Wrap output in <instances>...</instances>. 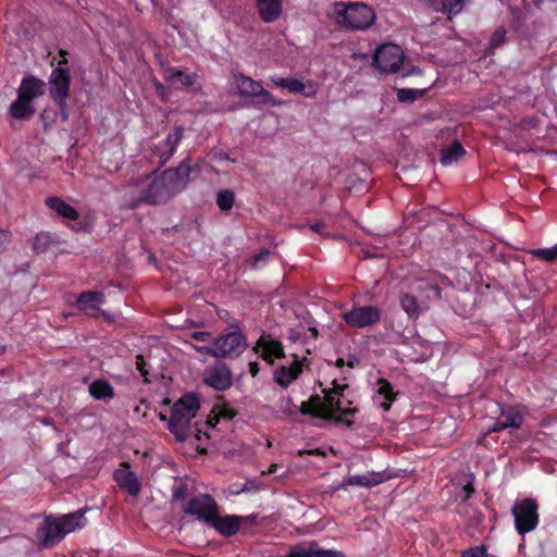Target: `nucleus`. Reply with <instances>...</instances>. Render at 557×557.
Returning a JSON list of instances; mask_svg holds the SVG:
<instances>
[{"label": "nucleus", "instance_id": "obj_1", "mask_svg": "<svg viewBox=\"0 0 557 557\" xmlns=\"http://www.w3.org/2000/svg\"><path fill=\"white\" fill-rule=\"evenodd\" d=\"M349 388L347 383H338L336 379L332 381L331 388L322 389L323 396L311 395L307 401H302L300 407L294 406L290 413L299 412L304 416L331 421L335 424H342L351 429L355 424L354 418L358 412L357 407H351L352 401L345 404V391Z\"/></svg>", "mask_w": 557, "mask_h": 557}, {"label": "nucleus", "instance_id": "obj_2", "mask_svg": "<svg viewBox=\"0 0 557 557\" xmlns=\"http://www.w3.org/2000/svg\"><path fill=\"white\" fill-rule=\"evenodd\" d=\"M200 171V166L191 165V157H186L178 166L164 170L158 177L140 191L138 198L129 203L132 209L138 208L141 203L152 206L166 203L180 191L184 190L189 182L193 171Z\"/></svg>", "mask_w": 557, "mask_h": 557}, {"label": "nucleus", "instance_id": "obj_3", "mask_svg": "<svg viewBox=\"0 0 557 557\" xmlns=\"http://www.w3.org/2000/svg\"><path fill=\"white\" fill-rule=\"evenodd\" d=\"M329 16L342 28L349 30H366L376 20L373 9L363 2H335Z\"/></svg>", "mask_w": 557, "mask_h": 557}, {"label": "nucleus", "instance_id": "obj_4", "mask_svg": "<svg viewBox=\"0 0 557 557\" xmlns=\"http://www.w3.org/2000/svg\"><path fill=\"white\" fill-rule=\"evenodd\" d=\"M200 408L199 399L194 394H186L174 403L169 418L168 430L183 443L189 435L191 419Z\"/></svg>", "mask_w": 557, "mask_h": 557}, {"label": "nucleus", "instance_id": "obj_5", "mask_svg": "<svg viewBox=\"0 0 557 557\" xmlns=\"http://www.w3.org/2000/svg\"><path fill=\"white\" fill-rule=\"evenodd\" d=\"M216 358L237 359L248 347L247 336L243 331L221 333L213 339Z\"/></svg>", "mask_w": 557, "mask_h": 557}, {"label": "nucleus", "instance_id": "obj_6", "mask_svg": "<svg viewBox=\"0 0 557 557\" xmlns=\"http://www.w3.org/2000/svg\"><path fill=\"white\" fill-rule=\"evenodd\" d=\"M234 83L237 86L238 95L242 97L258 98L262 104H271L277 107L282 101L265 90L261 82L256 81L240 72L233 73Z\"/></svg>", "mask_w": 557, "mask_h": 557}, {"label": "nucleus", "instance_id": "obj_7", "mask_svg": "<svg viewBox=\"0 0 557 557\" xmlns=\"http://www.w3.org/2000/svg\"><path fill=\"white\" fill-rule=\"evenodd\" d=\"M515 527L520 535L534 530L539 524L537 503L533 498H524L512 507Z\"/></svg>", "mask_w": 557, "mask_h": 557}, {"label": "nucleus", "instance_id": "obj_8", "mask_svg": "<svg viewBox=\"0 0 557 557\" xmlns=\"http://www.w3.org/2000/svg\"><path fill=\"white\" fill-rule=\"evenodd\" d=\"M219 509L216 500L209 494H199L186 500L182 505V510L198 521L209 524L216 510Z\"/></svg>", "mask_w": 557, "mask_h": 557}, {"label": "nucleus", "instance_id": "obj_9", "mask_svg": "<svg viewBox=\"0 0 557 557\" xmlns=\"http://www.w3.org/2000/svg\"><path fill=\"white\" fill-rule=\"evenodd\" d=\"M405 59L403 49L395 44L380 46L373 55V65L382 73H396Z\"/></svg>", "mask_w": 557, "mask_h": 557}, {"label": "nucleus", "instance_id": "obj_10", "mask_svg": "<svg viewBox=\"0 0 557 557\" xmlns=\"http://www.w3.org/2000/svg\"><path fill=\"white\" fill-rule=\"evenodd\" d=\"M381 313L376 306H359L343 313V320L350 327L364 329L376 324L381 319Z\"/></svg>", "mask_w": 557, "mask_h": 557}, {"label": "nucleus", "instance_id": "obj_11", "mask_svg": "<svg viewBox=\"0 0 557 557\" xmlns=\"http://www.w3.org/2000/svg\"><path fill=\"white\" fill-rule=\"evenodd\" d=\"M66 533L58 519L53 516L46 517L37 529L36 537L41 548H50L59 544Z\"/></svg>", "mask_w": 557, "mask_h": 557}, {"label": "nucleus", "instance_id": "obj_12", "mask_svg": "<svg viewBox=\"0 0 557 557\" xmlns=\"http://www.w3.org/2000/svg\"><path fill=\"white\" fill-rule=\"evenodd\" d=\"M49 95L55 104L64 106L70 96L71 75L67 69L55 67L49 77Z\"/></svg>", "mask_w": 557, "mask_h": 557}, {"label": "nucleus", "instance_id": "obj_13", "mask_svg": "<svg viewBox=\"0 0 557 557\" xmlns=\"http://www.w3.org/2000/svg\"><path fill=\"white\" fill-rule=\"evenodd\" d=\"M185 128L181 125L175 126L174 129L169 133L165 139L158 143L152 149L153 156L159 158V165L163 166L173 157L180 145Z\"/></svg>", "mask_w": 557, "mask_h": 557}, {"label": "nucleus", "instance_id": "obj_14", "mask_svg": "<svg viewBox=\"0 0 557 557\" xmlns=\"http://www.w3.org/2000/svg\"><path fill=\"white\" fill-rule=\"evenodd\" d=\"M270 81L280 88L288 90L290 94H301L306 98L313 99L318 95L319 84L315 81L302 83L294 77H270Z\"/></svg>", "mask_w": 557, "mask_h": 557}, {"label": "nucleus", "instance_id": "obj_15", "mask_svg": "<svg viewBox=\"0 0 557 557\" xmlns=\"http://www.w3.org/2000/svg\"><path fill=\"white\" fill-rule=\"evenodd\" d=\"M203 382L216 391H226L233 385V374L225 363L215 362L206 370Z\"/></svg>", "mask_w": 557, "mask_h": 557}, {"label": "nucleus", "instance_id": "obj_16", "mask_svg": "<svg viewBox=\"0 0 557 557\" xmlns=\"http://www.w3.org/2000/svg\"><path fill=\"white\" fill-rule=\"evenodd\" d=\"M131 465L127 461L121 463V467L113 472V479L117 486L127 492L131 496H138L141 491V483L134 471L129 470Z\"/></svg>", "mask_w": 557, "mask_h": 557}, {"label": "nucleus", "instance_id": "obj_17", "mask_svg": "<svg viewBox=\"0 0 557 557\" xmlns=\"http://www.w3.org/2000/svg\"><path fill=\"white\" fill-rule=\"evenodd\" d=\"M252 350L270 364H273V357L282 359L285 357L284 346L281 341L273 339L269 334H262L256 342Z\"/></svg>", "mask_w": 557, "mask_h": 557}, {"label": "nucleus", "instance_id": "obj_18", "mask_svg": "<svg viewBox=\"0 0 557 557\" xmlns=\"http://www.w3.org/2000/svg\"><path fill=\"white\" fill-rule=\"evenodd\" d=\"M293 357L294 362L292 366H280L274 371V382L282 388H287L293 381L297 380L301 375L304 371V362L307 361V358L304 357L301 360H298L296 355H293Z\"/></svg>", "mask_w": 557, "mask_h": 557}, {"label": "nucleus", "instance_id": "obj_19", "mask_svg": "<svg viewBox=\"0 0 557 557\" xmlns=\"http://www.w3.org/2000/svg\"><path fill=\"white\" fill-rule=\"evenodd\" d=\"M215 530L224 537H231L240 530V516L225 515L221 516L219 509L207 525Z\"/></svg>", "mask_w": 557, "mask_h": 557}, {"label": "nucleus", "instance_id": "obj_20", "mask_svg": "<svg viewBox=\"0 0 557 557\" xmlns=\"http://www.w3.org/2000/svg\"><path fill=\"white\" fill-rule=\"evenodd\" d=\"M44 81L35 76L28 75L22 79L20 88L17 90V97L21 98V100H26L33 103L34 99L44 95Z\"/></svg>", "mask_w": 557, "mask_h": 557}, {"label": "nucleus", "instance_id": "obj_21", "mask_svg": "<svg viewBox=\"0 0 557 557\" xmlns=\"http://www.w3.org/2000/svg\"><path fill=\"white\" fill-rule=\"evenodd\" d=\"M389 479L385 471L368 472L366 474L349 475L345 483L350 486L373 487Z\"/></svg>", "mask_w": 557, "mask_h": 557}, {"label": "nucleus", "instance_id": "obj_22", "mask_svg": "<svg viewBox=\"0 0 557 557\" xmlns=\"http://www.w3.org/2000/svg\"><path fill=\"white\" fill-rule=\"evenodd\" d=\"M87 511V508L78 509L74 512H70L66 515H62L60 517H55L62 528L64 529L65 533L69 534L71 532H74L75 530L83 529L86 523L87 519L85 517V513Z\"/></svg>", "mask_w": 557, "mask_h": 557}, {"label": "nucleus", "instance_id": "obj_23", "mask_svg": "<svg viewBox=\"0 0 557 557\" xmlns=\"http://www.w3.org/2000/svg\"><path fill=\"white\" fill-rule=\"evenodd\" d=\"M260 18L265 23L275 22L282 13V0H256Z\"/></svg>", "mask_w": 557, "mask_h": 557}, {"label": "nucleus", "instance_id": "obj_24", "mask_svg": "<svg viewBox=\"0 0 557 557\" xmlns=\"http://www.w3.org/2000/svg\"><path fill=\"white\" fill-rule=\"evenodd\" d=\"M165 79L173 84H180L184 87H193L198 79V75L196 73H190L185 69L181 67H169L165 71Z\"/></svg>", "mask_w": 557, "mask_h": 557}, {"label": "nucleus", "instance_id": "obj_25", "mask_svg": "<svg viewBox=\"0 0 557 557\" xmlns=\"http://www.w3.org/2000/svg\"><path fill=\"white\" fill-rule=\"evenodd\" d=\"M90 396L96 400L110 401L114 398L115 393L113 386L102 379L95 380L88 387Z\"/></svg>", "mask_w": 557, "mask_h": 557}, {"label": "nucleus", "instance_id": "obj_26", "mask_svg": "<svg viewBox=\"0 0 557 557\" xmlns=\"http://www.w3.org/2000/svg\"><path fill=\"white\" fill-rule=\"evenodd\" d=\"M36 113V109L34 103L28 102L26 100H21V98H16L9 108V114L12 119L28 121Z\"/></svg>", "mask_w": 557, "mask_h": 557}, {"label": "nucleus", "instance_id": "obj_27", "mask_svg": "<svg viewBox=\"0 0 557 557\" xmlns=\"http://www.w3.org/2000/svg\"><path fill=\"white\" fill-rule=\"evenodd\" d=\"M104 302V294L97 290L83 292L77 300L76 306L82 311L99 310V305Z\"/></svg>", "mask_w": 557, "mask_h": 557}, {"label": "nucleus", "instance_id": "obj_28", "mask_svg": "<svg viewBox=\"0 0 557 557\" xmlns=\"http://www.w3.org/2000/svg\"><path fill=\"white\" fill-rule=\"evenodd\" d=\"M45 202L51 210L55 211L60 216H63L64 219L74 221L79 216L77 210L73 206L66 203L59 197H48L46 198Z\"/></svg>", "mask_w": 557, "mask_h": 557}, {"label": "nucleus", "instance_id": "obj_29", "mask_svg": "<svg viewBox=\"0 0 557 557\" xmlns=\"http://www.w3.org/2000/svg\"><path fill=\"white\" fill-rule=\"evenodd\" d=\"M419 282L425 283L438 298L441 297L442 287L450 285L449 278L437 272L425 273L419 277Z\"/></svg>", "mask_w": 557, "mask_h": 557}, {"label": "nucleus", "instance_id": "obj_30", "mask_svg": "<svg viewBox=\"0 0 557 557\" xmlns=\"http://www.w3.org/2000/svg\"><path fill=\"white\" fill-rule=\"evenodd\" d=\"M499 418L511 429H519L523 423V414L512 406H503Z\"/></svg>", "mask_w": 557, "mask_h": 557}, {"label": "nucleus", "instance_id": "obj_31", "mask_svg": "<svg viewBox=\"0 0 557 557\" xmlns=\"http://www.w3.org/2000/svg\"><path fill=\"white\" fill-rule=\"evenodd\" d=\"M465 153L466 150L458 140H455L448 148L442 151L440 161L443 165H450L458 161Z\"/></svg>", "mask_w": 557, "mask_h": 557}, {"label": "nucleus", "instance_id": "obj_32", "mask_svg": "<svg viewBox=\"0 0 557 557\" xmlns=\"http://www.w3.org/2000/svg\"><path fill=\"white\" fill-rule=\"evenodd\" d=\"M171 492L173 502L185 503L187 500V496L190 494V488L185 480L175 478Z\"/></svg>", "mask_w": 557, "mask_h": 557}, {"label": "nucleus", "instance_id": "obj_33", "mask_svg": "<svg viewBox=\"0 0 557 557\" xmlns=\"http://www.w3.org/2000/svg\"><path fill=\"white\" fill-rule=\"evenodd\" d=\"M401 309L410 318H417L419 315V304L414 296L410 294H403L399 298Z\"/></svg>", "mask_w": 557, "mask_h": 557}, {"label": "nucleus", "instance_id": "obj_34", "mask_svg": "<svg viewBox=\"0 0 557 557\" xmlns=\"http://www.w3.org/2000/svg\"><path fill=\"white\" fill-rule=\"evenodd\" d=\"M235 203V193L231 189H223L216 194V205L221 211H228Z\"/></svg>", "mask_w": 557, "mask_h": 557}, {"label": "nucleus", "instance_id": "obj_35", "mask_svg": "<svg viewBox=\"0 0 557 557\" xmlns=\"http://www.w3.org/2000/svg\"><path fill=\"white\" fill-rule=\"evenodd\" d=\"M212 413H214L215 423H219L221 419L232 420L237 414L236 410L227 404H215Z\"/></svg>", "mask_w": 557, "mask_h": 557}, {"label": "nucleus", "instance_id": "obj_36", "mask_svg": "<svg viewBox=\"0 0 557 557\" xmlns=\"http://www.w3.org/2000/svg\"><path fill=\"white\" fill-rule=\"evenodd\" d=\"M531 255L540 260L553 263L557 260V244L550 248H536L531 250Z\"/></svg>", "mask_w": 557, "mask_h": 557}, {"label": "nucleus", "instance_id": "obj_37", "mask_svg": "<svg viewBox=\"0 0 557 557\" xmlns=\"http://www.w3.org/2000/svg\"><path fill=\"white\" fill-rule=\"evenodd\" d=\"M377 385H379L377 393L381 396H383V398L385 400H389V401L396 400L397 393L394 392V388H393L392 384L389 383V381L381 377L377 380Z\"/></svg>", "mask_w": 557, "mask_h": 557}, {"label": "nucleus", "instance_id": "obj_38", "mask_svg": "<svg viewBox=\"0 0 557 557\" xmlns=\"http://www.w3.org/2000/svg\"><path fill=\"white\" fill-rule=\"evenodd\" d=\"M506 29L504 27H498L495 29V32L492 34L490 45L487 48L488 53H493L495 49L503 46L506 41Z\"/></svg>", "mask_w": 557, "mask_h": 557}, {"label": "nucleus", "instance_id": "obj_39", "mask_svg": "<svg viewBox=\"0 0 557 557\" xmlns=\"http://www.w3.org/2000/svg\"><path fill=\"white\" fill-rule=\"evenodd\" d=\"M465 1L466 0H441L443 7L442 11L448 14H457L462 10Z\"/></svg>", "mask_w": 557, "mask_h": 557}, {"label": "nucleus", "instance_id": "obj_40", "mask_svg": "<svg viewBox=\"0 0 557 557\" xmlns=\"http://www.w3.org/2000/svg\"><path fill=\"white\" fill-rule=\"evenodd\" d=\"M418 95H422V91L410 88H400L397 91V99L400 102H412L418 98Z\"/></svg>", "mask_w": 557, "mask_h": 557}, {"label": "nucleus", "instance_id": "obj_41", "mask_svg": "<svg viewBox=\"0 0 557 557\" xmlns=\"http://www.w3.org/2000/svg\"><path fill=\"white\" fill-rule=\"evenodd\" d=\"M49 243H50L49 234H45V233L37 234L33 242V248L37 253L44 252L47 249Z\"/></svg>", "mask_w": 557, "mask_h": 557}, {"label": "nucleus", "instance_id": "obj_42", "mask_svg": "<svg viewBox=\"0 0 557 557\" xmlns=\"http://www.w3.org/2000/svg\"><path fill=\"white\" fill-rule=\"evenodd\" d=\"M461 557H488L487 548L484 545L474 546L462 552Z\"/></svg>", "mask_w": 557, "mask_h": 557}, {"label": "nucleus", "instance_id": "obj_43", "mask_svg": "<svg viewBox=\"0 0 557 557\" xmlns=\"http://www.w3.org/2000/svg\"><path fill=\"white\" fill-rule=\"evenodd\" d=\"M540 124V121L536 116H527L523 117L519 123H517V127L521 129H532L536 128Z\"/></svg>", "mask_w": 557, "mask_h": 557}, {"label": "nucleus", "instance_id": "obj_44", "mask_svg": "<svg viewBox=\"0 0 557 557\" xmlns=\"http://www.w3.org/2000/svg\"><path fill=\"white\" fill-rule=\"evenodd\" d=\"M270 256V250L268 248H262L259 250L258 253H256L251 259V267L252 269H258L259 264L261 262H264L268 260Z\"/></svg>", "mask_w": 557, "mask_h": 557}, {"label": "nucleus", "instance_id": "obj_45", "mask_svg": "<svg viewBox=\"0 0 557 557\" xmlns=\"http://www.w3.org/2000/svg\"><path fill=\"white\" fill-rule=\"evenodd\" d=\"M190 338L197 342L211 343V345H213L214 339L208 331H195L190 334Z\"/></svg>", "mask_w": 557, "mask_h": 557}, {"label": "nucleus", "instance_id": "obj_46", "mask_svg": "<svg viewBox=\"0 0 557 557\" xmlns=\"http://www.w3.org/2000/svg\"><path fill=\"white\" fill-rule=\"evenodd\" d=\"M260 524V521H259V516L258 513H252V515H248V516H240V527L243 525L244 527V530L247 528V527H256V525H259Z\"/></svg>", "mask_w": 557, "mask_h": 557}, {"label": "nucleus", "instance_id": "obj_47", "mask_svg": "<svg viewBox=\"0 0 557 557\" xmlns=\"http://www.w3.org/2000/svg\"><path fill=\"white\" fill-rule=\"evenodd\" d=\"M136 369L140 372L141 376L145 379V382H149L148 375L149 372L146 369V361L143 355L136 356Z\"/></svg>", "mask_w": 557, "mask_h": 557}, {"label": "nucleus", "instance_id": "obj_48", "mask_svg": "<svg viewBox=\"0 0 557 557\" xmlns=\"http://www.w3.org/2000/svg\"><path fill=\"white\" fill-rule=\"evenodd\" d=\"M11 233L0 228V255L5 251L8 245L11 243Z\"/></svg>", "mask_w": 557, "mask_h": 557}, {"label": "nucleus", "instance_id": "obj_49", "mask_svg": "<svg viewBox=\"0 0 557 557\" xmlns=\"http://www.w3.org/2000/svg\"><path fill=\"white\" fill-rule=\"evenodd\" d=\"M474 492H475V490H474L472 482H468L466 485H463L462 491H461V493H462L461 503H463V504L467 503L472 497Z\"/></svg>", "mask_w": 557, "mask_h": 557}, {"label": "nucleus", "instance_id": "obj_50", "mask_svg": "<svg viewBox=\"0 0 557 557\" xmlns=\"http://www.w3.org/2000/svg\"><path fill=\"white\" fill-rule=\"evenodd\" d=\"M191 347H193L197 352H200V354L208 355V356H211V357H215V358H216V352H215V350H214V344H213V345H211V346H207V345H203V346L191 345Z\"/></svg>", "mask_w": 557, "mask_h": 557}, {"label": "nucleus", "instance_id": "obj_51", "mask_svg": "<svg viewBox=\"0 0 557 557\" xmlns=\"http://www.w3.org/2000/svg\"><path fill=\"white\" fill-rule=\"evenodd\" d=\"M508 429V426L505 424V422L498 417L493 426L491 428V432H500L503 430Z\"/></svg>", "mask_w": 557, "mask_h": 557}, {"label": "nucleus", "instance_id": "obj_52", "mask_svg": "<svg viewBox=\"0 0 557 557\" xmlns=\"http://www.w3.org/2000/svg\"><path fill=\"white\" fill-rule=\"evenodd\" d=\"M249 372L251 374V376H257L259 371H260V368H259V363L257 361H251L249 362Z\"/></svg>", "mask_w": 557, "mask_h": 557}, {"label": "nucleus", "instance_id": "obj_53", "mask_svg": "<svg viewBox=\"0 0 557 557\" xmlns=\"http://www.w3.org/2000/svg\"><path fill=\"white\" fill-rule=\"evenodd\" d=\"M66 100H67V99H64V106L57 104V107H58V108H59V110H60V113H61V115H62L63 121L67 120V117H69V109H67Z\"/></svg>", "mask_w": 557, "mask_h": 557}, {"label": "nucleus", "instance_id": "obj_54", "mask_svg": "<svg viewBox=\"0 0 557 557\" xmlns=\"http://www.w3.org/2000/svg\"><path fill=\"white\" fill-rule=\"evenodd\" d=\"M325 227V224L323 222H315L310 225V228L315 233H322Z\"/></svg>", "mask_w": 557, "mask_h": 557}, {"label": "nucleus", "instance_id": "obj_55", "mask_svg": "<svg viewBox=\"0 0 557 557\" xmlns=\"http://www.w3.org/2000/svg\"><path fill=\"white\" fill-rule=\"evenodd\" d=\"M59 54H60V57L62 59L59 61V66L58 67H63V65L67 64V59H66L67 51H65L63 49H60L59 50Z\"/></svg>", "mask_w": 557, "mask_h": 557}, {"label": "nucleus", "instance_id": "obj_56", "mask_svg": "<svg viewBox=\"0 0 557 557\" xmlns=\"http://www.w3.org/2000/svg\"><path fill=\"white\" fill-rule=\"evenodd\" d=\"M228 326L233 329V331H242L240 329V322L237 319H232L228 322Z\"/></svg>", "mask_w": 557, "mask_h": 557}, {"label": "nucleus", "instance_id": "obj_57", "mask_svg": "<svg viewBox=\"0 0 557 557\" xmlns=\"http://www.w3.org/2000/svg\"><path fill=\"white\" fill-rule=\"evenodd\" d=\"M214 158H215L216 160H221V161H222V160H230V161L234 162V160H233V159H230L228 154H227V153H225V152H223V151L216 152V153L214 154Z\"/></svg>", "mask_w": 557, "mask_h": 557}, {"label": "nucleus", "instance_id": "obj_58", "mask_svg": "<svg viewBox=\"0 0 557 557\" xmlns=\"http://www.w3.org/2000/svg\"><path fill=\"white\" fill-rule=\"evenodd\" d=\"M392 404L393 401L385 400L381 404V408L383 409V411L387 412L389 411Z\"/></svg>", "mask_w": 557, "mask_h": 557}, {"label": "nucleus", "instance_id": "obj_59", "mask_svg": "<svg viewBox=\"0 0 557 557\" xmlns=\"http://www.w3.org/2000/svg\"><path fill=\"white\" fill-rule=\"evenodd\" d=\"M207 424H209L211 428H214L218 423H215L214 420V413H210L207 420Z\"/></svg>", "mask_w": 557, "mask_h": 557}, {"label": "nucleus", "instance_id": "obj_60", "mask_svg": "<svg viewBox=\"0 0 557 557\" xmlns=\"http://www.w3.org/2000/svg\"><path fill=\"white\" fill-rule=\"evenodd\" d=\"M358 363V359L356 357H351L348 361H347V366L352 369L355 368V366Z\"/></svg>", "mask_w": 557, "mask_h": 557}, {"label": "nucleus", "instance_id": "obj_61", "mask_svg": "<svg viewBox=\"0 0 557 557\" xmlns=\"http://www.w3.org/2000/svg\"><path fill=\"white\" fill-rule=\"evenodd\" d=\"M345 364H346L345 359L342 357L337 358L336 361L334 362V366L337 368H343Z\"/></svg>", "mask_w": 557, "mask_h": 557}, {"label": "nucleus", "instance_id": "obj_62", "mask_svg": "<svg viewBox=\"0 0 557 557\" xmlns=\"http://www.w3.org/2000/svg\"><path fill=\"white\" fill-rule=\"evenodd\" d=\"M159 419L161 421H168L169 422V418L164 413H162V412L159 413Z\"/></svg>", "mask_w": 557, "mask_h": 557}, {"label": "nucleus", "instance_id": "obj_63", "mask_svg": "<svg viewBox=\"0 0 557 557\" xmlns=\"http://www.w3.org/2000/svg\"><path fill=\"white\" fill-rule=\"evenodd\" d=\"M310 331H311V334H312L313 337L318 336L319 332H318V330L315 327H311Z\"/></svg>", "mask_w": 557, "mask_h": 557}, {"label": "nucleus", "instance_id": "obj_64", "mask_svg": "<svg viewBox=\"0 0 557 557\" xmlns=\"http://www.w3.org/2000/svg\"><path fill=\"white\" fill-rule=\"evenodd\" d=\"M534 5L540 8L541 7V3H542V0H532Z\"/></svg>", "mask_w": 557, "mask_h": 557}]
</instances>
